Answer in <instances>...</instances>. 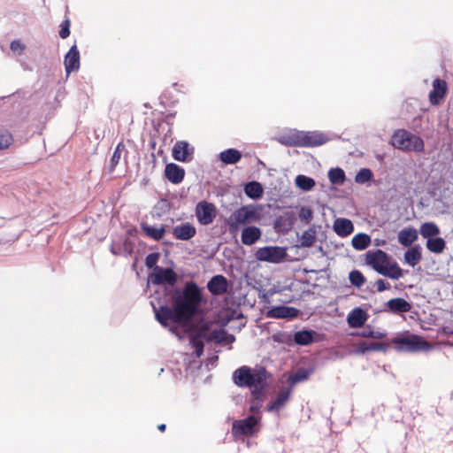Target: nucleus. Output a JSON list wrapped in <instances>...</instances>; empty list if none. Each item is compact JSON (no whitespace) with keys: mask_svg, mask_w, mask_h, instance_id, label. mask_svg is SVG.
<instances>
[{"mask_svg":"<svg viewBox=\"0 0 453 453\" xmlns=\"http://www.w3.org/2000/svg\"><path fill=\"white\" fill-rule=\"evenodd\" d=\"M326 141L322 134L299 132L289 135L284 143L290 146L315 147L326 143Z\"/></svg>","mask_w":453,"mask_h":453,"instance_id":"6","label":"nucleus"},{"mask_svg":"<svg viewBox=\"0 0 453 453\" xmlns=\"http://www.w3.org/2000/svg\"><path fill=\"white\" fill-rule=\"evenodd\" d=\"M207 288L212 296H222L228 292L229 282L225 276L218 274L208 281Z\"/></svg>","mask_w":453,"mask_h":453,"instance_id":"13","label":"nucleus"},{"mask_svg":"<svg viewBox=\"0 0 453 453\" xmlns=\"http://www.w3.org/2000/svg\"><path fill=\"white\" fill-rule=\"evenodd\" d=\"M448 85L444 80L435 79L433 81V89L429 93V102L432 105H439L445 97Z\"/></svg>","mask_w":453,"mask_h":453,"instance_id":"12","label":"nucleus"},{"mask_svg":"<svg viewBox=\"0 0 453 453\" xmlns=\"http://www.w3.org/2000/svg\"><path fill=\"white\" fill-rule=\"evenodd\" d=\"M418 239V232L412 227L403 228L398 233V242L404 247H410Z\"/></svg>","mask_w":453,"mask_h":453,"instance_id":"24","label":"nucleus"},{"mask_svg":"<svg viewBox=\"0 0 453 453\" xmlns=\"http://www.w3.org/2000/svg\"><path fill=\"white\" fill-rule=\"evenodd\" d=\"M298 311L294 307L275 306L267 311V317L273 319H292L297 316Z\"/></svg>","mask_w":453,"mask_h":453,"instance_id":"19","label":"nucleus"},{"mask_svg":"<svg viewBox=\"0 0 453 453\" xmlns=\"http://www.w3.org/2000/svg\"><path fill=\"white\" fill-rule=\"evenodd\" d=\"M165 176L172 183L179 184L184 179L185 170L174 163H170L165 165Z\"/></svg>","mask_w":453,"mask_h":453,"instance_id":"16","label":"nucleus"},{"mask_svg":"<svg viewBox=\"0 0 453 453\" xmlns=\"http://www.w3.org/2000/svg\"><path fill=\"white\" fill-rule=\"evenodd\" d=\"M196 215L203 225L211 224L215 218V206L206 201H202L196 207Z\"/></svg>","mask_w":453,"mask_h":453,"instance_id":"11","label":"nucleus"},{"mask_svg":"<svg viewBox=\"0 0 453 453\" xmlns=\"http://www.w3.org/2000/svg\"><path fill=\"white\" fill-rule=\"evenodd\" d=\"M333 229L337 235L346 237L353 233L354 226L351 220L344 218H338L334 222Z\"/></svg>","mask_w":453,"mask_h":453,"instance_id":"20","label":"nucleus"},{"mask_svg":"<svg viewBox=\"0 0 453 453\" xmlns=\"http://www.w3.org/2000/svg\"><path fill=\"white\" fill-rule=\"evenodd\" d=\"M189 342L195 349V353L197 357H200L203 354L204 343L203 339L191 334L189 335Z\"/></svg>","mask_w":453,"mask_h":453,"instance_id":"39","label":"nucleus"},{"mask_svg":"<svg viewBox=\"0 0 453 453\" xmlns=\"http://www.w3.org/2000/svg\"><path fill=\"white\" fill-rule=\"evenodd\" d=\"M70 26L71 21L68 17H66L60 24L59 36L62 39H65L70 35Z\"/></svg>","mask_w":453,"mask_h":453,"instance_id":"46","label":"nucleus"},{"mask_svg":"<svg viewBox=\"0 0 453 453\" xmlns=\"http://www.w3.org/2000/svg\"><path fill=\"white\" fill-rule=\"evenodd\" d=\"M141 228L142 232L146 234V236L155 240L159 241L161 240L165 233V227L164 225H162L160 227H156L150 226L146 223H142L141 225Z\"/></svg>","mask_w":453,"mask_h":453,"instance_id":"25","label":"nucleus"},{"mask_svg":"<svg viewBox=\"0 0 453 453\" xmlns=\"http://www.w3.org/2000/svg\"><path fill=\"white\" fill-rule=\"evenodd\" d=\"M227 333L224 329H214L209 333L208 337L206 338L207 342H215L217 343H222L226 341Z\"/></svg>","mask_w":453,"mask_h":453,"instance_id":"38","label":"nucleus"},{"mask_svg":"<svg viewBox=\"0 0 453 453\" xmlns=\"http://www.w3.org/2000/svg\"><path fill=\"white\" fill-rule=\"evenodd\" d=\"M372 177V173L368 168H362L356 175L355 180L357 183H365L370 180Z\"/></svg>","mask_w":453,"mask_h":453,"instance_id":"44","label":"nucleus"},{"mask_svg":"<svg viewBox=\"0 0 453 453\" xmlns=\"http://www.w3.org/2000/svg\"><path fill=\"white\" fill-rule=\"evenodd\" d=\"M365 257L366 265L385 277L398 280L403 276V269L381 250H368Z\"/></svg>","mask_w":453,"mask_h":453,"instance_id":"2","label":"nucleus"},{"mask_svg":"<svg viewBox=\"0 0 453 453\" xmlns=\"http://www.w3.org/2000/svg\"><path fill=\"white\" fill-rule=\"evenodd\" d=\"M286 250L278 246H265L257 250L255 257L258 261L277 264L286 257Z\"/></svg>","mask_w":453,"mask_h":453,"instance_id":"8","label":"nucleus"},{"mask_svg":"<svg viewBox=\"0 0 453 453\" xmlns=\"http://www.w3.org/2000/svg\"><path fill=\"white\" fill-rule=\"evenodd\" d=\"M257 219V214L253 209L247 206H242L234 211L229 218V225L231 226H237L239 225H246L254 221Z\"/></svg>","mask_w":453,"mask_h":453,"instance_id":"10","label":"nucleus"},{"mask_svg":"<svg viewBox=\"0 0 453 453\" xmlns=\"http://www.w3.org/2000/svg\"><path fill=\"white\" fill-rule=\"evenodd\" d=\"M10 48L12 51H19L21 53L25 50V45L20 41H12Z\"/></svg>","mask_w":453,"mask_h":453,"instance_id":"51","label":"nucleus"},{"mask_svg":"<svg viewBox=\"0 0 453 453\" xmlns=\"http://www.w3.org/2000/svg\"><path fill=\"white\" fill-rule=\"evenodd\" d=\"M203 302V294L199 286L193 280L186 282L184 288L177 289L172 296V307L161 305L153 307L157 320L165 327H169L172 332L175 326H170V323L186 324L198 312Z\"/></svg>","mask_w":453,"mask_h":453,"instance_id":"1","label":"nucleus"},{"mask_svg":"<svg viewBox=\"0 0 453 453\" xmlns=\"http://www.w3.org/2000/svg\"><path fill=\"white\" fill-rule=\"evenodd\" d=\"M371 237L367 234L359 233L353 236L351 240L352 247L357 250H365L371 244Z\"/></svg>","mask_w":453,"mask_h":453,"instance_id":"30","label":"nucleus"},{"mask_svg":"<svg viewBox=\"0 0 453 453\" xmlns=\"http://www.w3.org/2000/svg\"><path fill=\"white\" fill-rule=\"evenodd\" d=\"M366 320V314L360 308L355 309L348 317V323L351 327H360Z\"/></svg>","mask_w":453,"mask_h":453,"instance_id":"29","label":"nucleus"},{"mask_svg":"<svg viewBox=\"0 0 453 453\" xmlns=\"http://www.w3.org/2000/svg\"><path fill=\"white\" fill-rule=\"evenodd\" d=\"M315 180L305 175H297L296 177V185L304 191H309L315 187Z\"/></svg>","mask_w":453,"mask_h":453,"instance_id":"36","label":"nucleus"},{"mask_svg":"<svg viewBox=\"0 0 453 453\" xmlns=\"http://www.w3.org/2000/svg\"><path fill=\"white\" fill-rule=\"evenodd\" d=\"M268 375L264 367L253 369L244 365L234 372L233 380L238 387L249 388L251 391L253 388H266Z\"/></svg>","mask_w":453,"mask_h":453,"instance_id":"3","label":"nucleus"},{"mask_svg":"<svg viewBox=\"0 0 453 453\" xmlns=\"http://www.w3.org/2000/svg\"><path fill=\"white\" fill-rule=\"evenodd\" d=\"M392 144L395 148L402 150H413L421 152L424 150V141L406 130H398L392 136Z\"/></svg>","mask_w":453,"mask_h":453,"instance_id":"5","label":"nucleus"},{"mask_svg":"<svg viewBox=\"0 0 453 453\" xmlns=\"http://www.w3.org/2000/svg\"><path fill=\"white\" fill-rule=\"evenodd\" d=\"M446 247V242L441 237L431 238L426 241V248L429 251L436 254L441 253Z\"/></svg>","mask_w":453,"mask_h":453,"instance_id":"34","label":"nucleus"},{"mask_svg":"<svg viewBox=\"0 0 453 453\" xmlns=\"http://www.w3.org/2000/svg\"><path fill=\"white\" fill-rule=\"evenodd\" d=\"M362 336L380 339V338L384 337L385 334H381L380 332H374V331H372V330H367V331H364L362 333Z\"/></svg>","mask_w":453,"mask_h":453,"instance_id":"52","label":"nucleus"},{"mask_svg":"<svg viewBox=\"0 0 453 453\" xmlns=\"http://www.w3.org/2000/svg\"><path fill=\"white\" fill-rule=\"evenodd\" d=\"M349 279L350 283L357 288L363 286L365 282V278L363 273L358 270H353L349 273Z\"/></svg>","mask_w":453,"mask_h":453,"instance_id":"41","label":"nucleus"},{"mask_svg":"<svg viewBox=\"0 0 453 453\" xmlns=\"http://www.w3.org/2000/svg\"><path fill=\"white\" fill-rule=\"evenodd\" d=\"M422 259L421 249L418 245L413 246L404 253V262L414 267Z\"/></svg>","mask_w":453,"mask_h":453,"instance_id":"27","label":"nucleus"},{"mask_svg":"<svg viewBox=\"0 0 453 453\" xmlns=\"http://www.w3.org/2000/svg\"><path fill=\"white\" fill-rule=\"evenodd\" d=\"M262 233L257 226H247L242 232V242L244 245H252L261 238Z\"/></svg>","mask_w":453,"mask_h":453,"instance_id":"22","label":"nucleus"},{"mask_svg":"<svg viewBox=\"0 0 453 453\" xmlns=\"http://www.w3.org/2000/svg\"><path fill=\"white\" fill-rule=\"evenodd\" d=\"M194 149L190 148L185 141L177 142L173 148V157L180 162H186L193 154Z\"/></svg>","mask_w":453,"mask_h":453,"instance_id":"15","label":"nucleus"},{"mask_svg":"<svg viewBox=\"0 0 453 453\" xmlns=\"http://www.w3.org/2000/svg\"><path fill=\"white\" fill-rule=\"evenodd\" d=\"M388 347L381 342L363 341L358 344V350L362 353L367 351H386Z\"/></svg>","mask_w":453,"mask_h":453,"instance_id":"33","label":"nucleus"},{"mask_svg":"<svg viewBox=\"0 0 453 453\" xmlns=\"http://www.w3.org/2000/svg\"><path fill=\"white\" fill-rule=\"evenodd\" d=\"M165 428H166V426L165 424H160L157 426V429L160 431V432H165Z\"/></svg>","mask_w":453,"mask_h":453,"instance_id":"53","label":"nucleus"},{"mask_svg":"<svg viewBox=\"0 0 453 453\" xmlns=\"http://www.w3.org/2000/svg\"><path fill=\"white\" fill-rule=\"evenodd\" d=\"M260 418L253 415L241 420H235L232 426V434L235 439L242 435H253L257 431V426Z\"/></svg>","mask_w":453,"mask_h":453,"instance_id":"7","label":"nucleus"},{"mask_svg":"<svg viewBox=\"0 0 453 453\" xmlns=\"http://www.w3.org/2000/svg\"><path fill=\"white\" fill-rule=\"evenodd\" d=\"M386 305L388 311L395 314L409 312L412 308L409 302L401 297L388 300Z\"/></svg>","mask_w":453,"mask_h":453,"instance_id":"21","label":"nucleus"},{"mask_svg":"<svg viewBox=\"0 0 453 453\" xmlns=\"http://www.w3.org/2000/svg\"><path fill=\"white\" fill-rule=\"evenodd\" d=\"M315 332L312 330H302L295 334L293 342L297 345L306 346L314 342Z\"/></svg>","mask_w":453,"mask_h":453,"instance_id":"28","label":"nucleus"},{"mask_svg":"<svg viewBox=\"0 0 453 453\" xmlns=\"http://www.w3.org/2000/svg\"><path fill=\"white\" fill-rule=\"evenodd\" d=\"M242 158V153L236 149H227L219 153V159L226 165H234Z\"/></svg>","mask_w":453,"mask_h":453,"instance_id":"26","label":"nucleus"},{"mask_svg":"<svg viewBox=\"0 0 453 453\" xmlns=\"http://www.w3.org/2000/svg\"><path fill=\"white\" fill-rule=\"evenodd\" d=\"M196 234V227L190 223H183L173 228V235L181 241H188Z\"/></svg>","mask_w":453,"mask_h":453,"instance_id":"17","label":"nucleus"},{"mask_svg":"<svg viewBox=\"0 0 453 453\" xmlns=\"http://www.w3.org/2000/svg\"><path fill=\"white\" fill-rule=\"evenodd\" d=\"M272 339L278 343L287 344L288 346L293 344L292 335L287 332H278L273 334Z\"/></svg>","mask_w":453,"mask_h":453,"instance_id":"42","label":"nucleus"},{"mask_svg":"<svg viewBox=\"0 0 453 453\" xmlns=\"http://www.w3.org/2000/svg\"><path fill=\"white\" fill-rule=\"evenodd\" d=\"M419 233L424 238L431 239L440 234L438 226L434 222H425L420 226Z\"/></svg>","mask_w":453,"mask_h":453,"instance_id":"32","label":"nucleus"},{"mask_svg":"<svg viewBox=\"0 0 453 453\" xmlns=\"http://www.w3.org/2000/svg\"><path fill=\"white\" fill-rule=\"evenodd\" d=\"M302 247H311L316 242V234L314 230L304 231L300 238Z\"/></svg>","mask_w":453,"mask_h":453,"instance_id":"40","label":"nucleus"},{"mask_svg":"<svg viewBox=\"0 0 453 453\" xmlns=\"http://www.w3.org/2000/svg\"><path fill=\"white\" fill-rule=\"evenodd\" d=\"M375 286L377 288V291L378 292H383V291L388 290V289H389L391 288L390 284L388 282H386L382 279H378L375 281Z\"/></svg>","mask_w":453,"mask_h":453,"instance_id":"50","label":"nucleus"},{"mask_svg":"<svg viewBox=\"0 0 453 453\" xmlns=\"http://www.w3.org/2000/svg\"><path fill=\"white\" fill-rule=\"evenodd\" d=\"M265 388H253L251 390V397H250V412H258L260 408L263 405L264 402V393H265Z\"/></svg>","mask_w":453,"mask_h":453,"instance_id":"23","label":"nucleus"},{"mask_svg":"<svg viewBox=\"0 0 453 453\" xmlns=\"http://www.w3.org/2000/svg\"><path fill=\"white\" fill-rule=\"evenodd\" d=\"M123 149H124V144L122 142H119L117 145V147L115 148V150L111 158V164L113 167L119 163V161L121 157V152H122Z\"/></svg>","mask_w":453,"mask_h":453,"instance_id":"48","label":"nucleus"},{"mask_svg":"<svg viewBox=\"0 0 453 453\" xmlns=\"http://www.w3.org/2000/svg\"><path fill=\"white\" fill-rule=\"evenodd\" d=\"M292 393V388H282L275 399L267 404L266 410L270 412H279L288 403Z\"/></svg>","mask_w":453,"mask_h":453,"instance_id":"14","label":"nucleus"},{"mask_svg":"<svg viewBox=\"0 0 453 453\" xmlns=\"http://www.w3.org/2000/svg\"><path fill=\"white\" fill-rule=\"evenodd\" d=\"M159 258V254L158 253H150L149 254L147 257H146V259H145V265L148 268H154L157 265V260Z\"/></svg>","mask_w":453,"mask_h":453,"instance_id":"49","label":"nucleus"},{"mask_svg":"<svg viewBox=\"0 0 453 453\" xmlns=\"http://www.w3.org/2000/svg\"><path fill=\"white\" fill-rule=\"evenodd\" d=\"M244 192L246 196L251 199H257L263 196V187L257 181H251L245 185Z\"/></svg>","mask_w":453,"mask_h":453,"instance_id":"31","label":"nucleus"},{"mask_svg":"<svg viewBox=\"0 0 453 453\" xmlns=\"http://www.w3.org/2000/svg\"><path fill=\"white\" fill-rule=\"evenodd\" d=\"M285 220L282 217H280L279 219H277L276 224L278 225L280 221Z\"/></svg>","mask_w":453,"mask_h":453,"instance_id":"54","label":"nucleus"},{"mask_svg":"<svg viewBox=\"0 0 453 453\" xmlns=\"http://www.w3.org/2000/svg\"><path fill=\"white\" fill-rule=\"evenodd\" d=\"M151 281L155 285L169 284L174 286L177 283V273L172 268H163L156 266L150 276Z\"/></svg>","mask_w":453,"mask_h":453,"instance_id":"9","label":"nucleus"},{"mask_svg":"<svg viewBox=\"0 0 453 453\" xmlns=\"http://www.w3.org/2000/svg\"><path fill=\"white\" fill-rule=\"evenodd\" d=\"M391 342L395 344L397 351L418 352L432 349V345L422 336L418 334H407L392 338Z\"/></svg>","mask_w":453,"mask_h":453,"instance_id":"4","label":"nucleus"},{"mask_svg":"<svg viewBox=\"0 0 453 453\" xmlns=\"http://www.w3.org/2000/svg\"><path fill=\"white\" fill-rule=\"evenodd\" d=\"M12 134L4 129H0V150L7 149L12 143Z\"/></svg>","mask_w":453,"mask_h":453,"instance_id":"43","label":"nucleus"},{"mask_svg":"<svg viewBox=\"0 0 453 453\" xmlns=\"http://www.w3.org/2000/svg\"><path fill=\"white\" fill-rule=\"evenodd\" d=\"M310 374H311V372L306 369L302 368V369L297 370L296 372L290 375L288 379V381L290 385L289 388H293V387L296 384L308 380Z\"/></svg>","mask_w":453,"mask_h":453,"instance_id":"35","label":"nucleus"},{"mask_svg":"<svg viewBox=\"0 0 453 453\" xmlns=\"http://www.w3.org/2000/svg\"><path fill=\"white\" fill-rule=\"evenodd\" d=\"M65 67L67 74L79 69L80 53L76 45L72 46L69 51L66 53L65 57Z\"/></svg>","mask_w":453,"mask_h":453,"instance_id":"18","label":"nucleus"},{"mask_svg":"<svg viewBox=\"0 0 453 453\" xmlns=\"http://www.w3.org/2000/svg\"><path fill=\"white\" fill-rule=\"evenodd\" d=\"M194 331H195V333H193V334L206 341V338L209 335L208 332L210 331V323L209 322L202 323L201 325L194 327Z\"/></svg>","mask_w":453,"mask_h":453,"instance_id":"45","label":"nucleus"},{"mask_svg":"<svg viewBox=\"0 0 453 453\" xmlns=\"http://www.w3.org/2000/svg\"><path fill=\"white\" fill-rule=\"evenodd\" d=\"M328 178L332 184L341 185L345 181V173L341 168H333L328 172Z\"/></svg>","mask_w":453,"mask_h":453,"instance_id":"37","label":"nucleus"},{"mask_svg":"<svg viewBox=\"0 0 453 453\" xmlns=\"http://www.w3.org/2000/svg\"><path fill=\"white\" fill-rule=\"evenodd\" d=\"M299 218L305 223H310L313 218V211L309 207H302L299 211Z\"/></svg>","mask_w":453,"mask_h":453,"instance_id":"47","label":"nucleus"}]
</instances>
